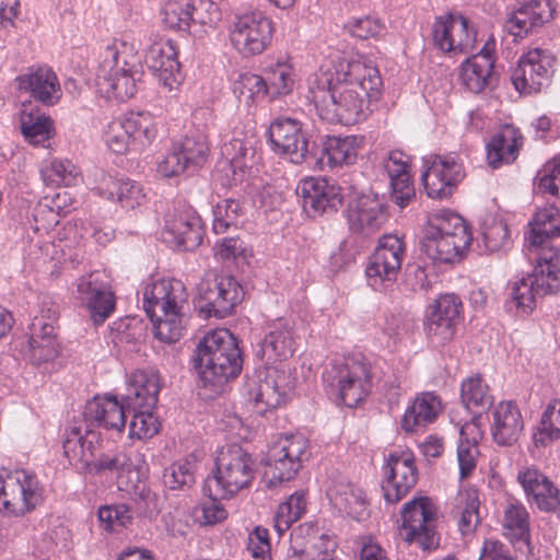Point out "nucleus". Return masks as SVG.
<instances>
[{
	"label": "nucleus",
	"mask_w": 560,
	"mask_h": 560,
	"mask_svg": "<svg viewBox=\"0 0 560 560\" xmlns=\"http://www.w3.org/2000/svg\"><path fill=\"white\" fill-rule=\"evenodd\" d=\"M131 466L132 463L126 453L115 452L102 454L97 459L95 457L89 468L96 472L106 470L120 478L125 471L130 470Z\"/></svg>",
	"instance_id": "61"
},
{
	"label": "nucleus",
	"mask_w": 560,
	"mask_h": 560,
	"mask_svg": "<svg viewBox=\"0 0 560 560\" xmlns=\"http://www.w3.org/2000/svg\"><path fill=\"white\" fill-rule=\"evenodd\" d=\"M405 256V245L396 235H383L371 255L365 272L373 285L396 281Z\"/></svg>",
	"instance_id": "17"
},
{
	"label": "nucleus",
	"mask_w": 560,
	"mask_h": 560,
	"mask_svg": "<svg viewBox=\"0 0 560 560\" xmlns=\"http://www.w3.org/2000/svg\"><path fill=\"white\" fill-rule=\"evenodd\" d=\"M98 521L108 532L125 528L132 522V514L126 504L101 506L97 512Z\"/></svg>",
	"instance_id": "59"
},
{
	"label": "nucleus",
	"mask_w": 560,
	"mask_h": 560,
	"mask_svg": "<svg viewBox=\"0 0 560 560\" xmlns=\"http://www.w3.org/2000/svg\"><path fill=\"white\" fill-rule=\"evenodd\" d=\"M382 80L376 67L362 60L343 61L335 72L322 67L310 80L308 98L318 116L330 124H357L366 117Z\"/></svg>",
	"instance_id": "1"
},
{
	"label": "nucleus",
	"mask_w": 560,
	"mask_h": 560,
	"mask_svg": "<svg viewBox=\"0 0 560 560\" xmlns=\"http://www.w3.org/2000/svg\"><path fill=\"white\" fill-rule=\"evenodd\" d=\"M487 43L481 51L466 59L462 65V83L471 92L479 93L493 79L494 59Z\"/></svg>",
	"instance_id": "37"
},
{
	"label": "nucleus",
	"mask_w": 560,
	"mask_h": 560,
	"mask_svg": "<svg viewBox=\"0 0 560 560\" xmlns=\"http://www.w3.org/2000/svg\"><path fill=\"white\" fill-rule=\"evenodd\" d=\"M308 442L301 434L281 436L264 459V479L268 487L293 479L308 457Z\"/></svg>",
	"instance_id": "7"
},
{
	"label": "nucleus",
	"mask_w": 560,
	"mask_h": 560,
	"mask_svg": "<svg viewBox=\"0 0 560 560\" xmlns=\"http://www.w3.org/2000/svg\"><path fill=\"white\" fill-rule=\"evenodd\" d=\"M268 135L276 153L287 156L294 164L310 161L312 150L298 120L277 118L271 122Z\"/></svg>",
	"instance_id": "20"
},
{
	"label": "nucleus",
	"mask_w": 560,
	"mask_h": 560,
	"mask_svg": "<svg viewBox=\"0 0 560 560\" xmlns=\"http://www.w3.org/2000/svg\"><path fill=\"white\" fill-rule=\"evenodd\" d=\"M121 121L130 135L131 141H137L144 145L151 143L156 137V125L149 113L130 112L124 116Z\"/></svg>",
	"instance_id": "51"
},
{
	"label": "nucleus",
	"mask_w": 560,
	"mask_h": 560,
	"mask_svg": "<svg viewBox=\"0 0 560 560\" xmlns=\"http://www.w3.org/2000/svg\"><path fill=\"white\" fill-rule=\"evenodd\" d=\"M195 481L192 465L190 462H178L164 470L163 482L172 490L189 487Z\"/></svg>",
	"instance_id": "62"
},
{
	"label": "nucleus",
	"mask_w": 560,
	"mask_h": 560,
	"mask_svg": "<svg viewBox=\"0 0 560 560\" xmlns=\"http://www.w3.org/2000/svg\"><path fill=\"white\" fill-rule=\"evenodd\" d=\"M43 500L37 477L26 470L0 475V512L21 516L34 510Z\"/></svg>",
	"instance_id": "9"
},
{
	"label": "nucleus",
	"mask_w": 560,
	"mask_h": 560,
	"mask_svg": "<svg viewBox=\"0 0 560 560\" xmlns=\"http://www.w3.org/2000/svg\"><path fill=\"white\" fill-rule=\"evenodd\" d=\"M100 445L98 433L86 424L84 431L81 427H72L67 430L62 446L63 454L71 465L86 469L96 457Z\"/></svg>",
	"instance_id": "32"
},
{
	"label": "nucleus",
	"mask_w": 560,
	"mask_h": 560,
	"mask_svg": "<svg viewBox=\"0 0 560 560\" xmlns=\"http://www.w3.org/2000/svg\"><path fill=\"white\" fill-rule=\"evenodd\" d=\"M247 395L257 413L280 407L287 397V375L283 371L268 368L246 382Z\"/></svg>",
	"instance_id": "18"
},
{
	"label": "nucleus",
	"mask_w": 560,
	"mask_h": 560,
	"mask_svg": "<svg viewBox=\"0 0 560 560\" xmlns=\"http://www.w3.org/2000/svg\"><path fill=\"white\" fill-rule=\"evenodd\" d=\"M241 211L240 202L234 199H225L218 203L213 211L212 229L215 234H223L229 228L236 224V218Z\"/></svg>",
	"instance_id": "63"
},
{
	"label": "nucleus",
	"mask_w": 560,
	"mask_h": 560,
	"mask_svg": "<svg viewBox=\"0 0 560 560\" xmlns=\"http://www.w3.org/2000/svg\"><path fill=\"white\" fill-rule=\"evenodd\" d=\"M195 361L203 386L213 390L236 377L243 364L237 341L228 329L207 334L197 346Z\"/></svg>",
	"instance_id": "3"
},
{
	"label": "nucleus",
	"mask_w": 560,
	"mask_h": 560,
	"mask_svg": "<svg viewBox=\"0 0 560 560\" xmlns=\"http://www.w3.org/2000/svg\"><path fill=\"white\" fill-rule=\"evenodd\" d=\"M538 189L544 194L560 197V154L539 172Z\"/></svg>",
	"instance_id": "64"
},
{
	"label": "nucleus",
	"mask_w": 560,
	"mask_h": 560,
	"mask_svg": "<svg viewBox=\"0 0 560 560\" xmlns=\"http://www.w3.org/2000/svg\"><path fill=\"white\" fill-rule=\"evenodd\" d=\"M345 27L351 36L359 39L378 38L386 32L385 23L376 15L352 18Z\"/></svg>",
	"instance_id": "58"
},
{
	"label": "nucleus",
	"mask_w": 560,
	"mask_h": 560,
	"mask_svg": "<svg viewBox=\"0 0 560 560\" xmlns=\"http://www.w3.org/2000/svg\"><path fill=\"white\" fill-rule=\"evenodd\" d=\"M385 480L382 483L384 498L389 503L401 500L417 483L418 469L410 451H395L384 466Z\"/></svg>",
	"instance_id": "15"
},
{
	"label": "nucleus",
	"mask_w": 560,
	"mask_h": 560,
	"mask_svg": "<svg viewBox=\"0 0 560 560\" xmlns=\"http://www.w3.org/2000/svg\"><path fill=\"white\" fill-rule=\"evenodd\" d=\"M324 378L338 389L342 404L350 408L358 406L368 396L371 387L368 365L354 358H345L332 363Z\"/></svg>",
	"instance_id": "12"
},
{
	"label": "nucleus",
	"mask_w": 560,
	"mask_h": 560,
	"mask_svg": "<svg viewBox=\"0 0 560 560\" xmlns=\"http://www.w3.org/2000/svg\"><path fill=\"white\" fill-rule=\"evenodd\" d=\"M328 497L331 504L341 513L353 518H360L365 511V500L361 489L352 483L340 480L329 490Z\"/></svg>",
	"instance_id": "41"
},
{
	"label": "nucleus",
	"mask_w": 560,
	"mask_h": 560,
	"mask_svg": "<svg viewBox=\"0 0 560 560\" xmlns=\"http://www.w3.org/2000/svg\"><path fill=\"white\" fill-rule=\"evenodd\" d=\"M526 241L530 248L550 247L551 238L560 236V210L553 206L539 209L533 221Z\"/></svg>",
	"instance_id": "38"
},
{
	"label": "nucleus",
	"mask_w": 560,
	"mask_h": 560,
	"mask_svg": "<svg viewBox=\"0 0 560 560\" xmlns=\"http://www.w3.org/2000/svg\"><path fill=\"white\" fill-rule=\"evenodd\" d=\"M462 303L454 294L440 296L427 318L425 331L433 346H444L456 331Z\"/></svg>",
	"instance_id": "22"
},
{
	"label": "nucleus",
	"mask_w": 560,
	"mask_h": 560,
	"mask_svg": "<svg viewBox=\"0 0 560 560\" xmlns=\"http://www.w3.org/2000/svg\"><path fill=\"white\" fill-rule=\"evenodd\" d=\"M272 22L260 11L236 15L229 27V42L244 58L262 54L271 42Z\"/></svg>",
	"instance_id": "10"
},
{
	"label": "nucleus",
	"mask_w": 560,
	"mask_h": 560,
	"mask_svg": "<svg viewBox=\"0 0 560 560\" xmlns=\"http://www.w3.org/2000/svg\"><path fill=\"white\" fill-rule=\"evenodd\" d=\"M165 235L184 250H192L201 244L202 226L200 217L190 207L175 209L165 221Z\"/></svg>",
	"instance_id": "28"
},
{
	"label": "nucleus",
	"mask_w": 560,
	"mask_h": 560,
	"mask_svg": "<svg viewBox=\"0 0 560 560\" xmlns=\"http://www.w3.org/2000/svg\"><path fill=\"white\" fill-rule=\"evenodd\" d=\"M480 501L476 490L459 492L455 499L454 516L458 518V528L463 535L471 534L480 522Z\"/></svg>",
	"instance_id": "44"
},
{
	"label": "nucleus",
	"mask_w": 560,
	"mask_h": 560,
	"mask_svg": "<svg viewBox=\"0 0 560 560\" xmlns=\"http://www.w3.org/2000/svg\"><path fill=\"white\" fill-rule=\"evenodd\" d=\"M18 86L31 94L44 105L56 104L61 96L60 83L57 74L47 66L32 67L24 74L16 78Z\"/></svg>",
	"instance_id": "33"
},
{
	"label": "nucleus",
	"mask_w": 560,
	"mask_h": 560,
	"mask_svg": "<svg viewBox=\"0 0 560 560\" xmlns=\"http://www.w3.org/2000/svg\"><path fill=\"white\" fill-rule=\"evenodd\" d=\"M442 409L441 400L433 393L417 396L402 417L401 427L407 432H415L432 423Z\"/></svg>",
	"instance_id": "39"
},
{
	"label": "nucleus",
	"mask_w": 560,
	"mask_h": 560,
	"mask_svg": "<svg viewBox=\"0 0 560 560\" xmlns=\"http://www.w3.org/2000/svg\"><path fill=\"white\" fill-rule=\"evenodd\" d=\"M387 220L386 206L377 195H361L349 206L348 223L352 232L369 236L377 232Z\"/></svg>",
	"instance_id": "26"
},
{
	"label": "nucleus",
	"mask_w": 560,
	"mask_h": 560,
	"mask_svg": "<svg viewBox=\"0 0 560 560\" xmlns=\"http://www.w3.org/2000/svg\"><path fill=\"white\" fill-rule=\"evenodd\" d=\"M363 140L361 136H324L319 147L312 150L310 162H314L320 170L353 164Z\"/></svg>",
	"instance_id": "21"
},
{
	"label": "nucleus",
	"mask_w": 560,
	"mask_h": 560,
	"mask_svg": "<svg viewBox=\"0 0 560 560\" xmlns=\"http://www.w3.org/2000/svg\"><path fill=\"white\" fill-rule=\"evenodd\" d=\"M503 526L506 535L512 540L529 545V514L526 508L518 501H509L503 517Z\"/></svg>",
	"instance_id": "45"
},
{
	"label": "nucleus",
	"mask_w": 560,
	"mask_h": 560,
	"mask_svg": "<svg viewBox=\"0 0 560 560\" xmlns=\"http://www.w3.org/2000/svg\"><path fill=\"white\" fill-rule=\"evenodd\" d=\"M153 324L154 336L165 343H174L180 339L185 329L184 308L158 314L150 318Z\"/></svg>",
	"instance_id": "48"
},
{
	"label": "nucleus",
	"mask_w": 560,
	"mask_h": 560,
	"mask_svg": "<svg viewBox=\"0 0 560 560\" xmlns=\"http://www.w3.org/2000/svg\"><path fill=\"white\" fill-rule=\"evenodd\" d=\"M160 378L153 371L138 370L128 382V393L125 401L128 410L154 408L160 393Z\"/></svg>",
	"instance_id": "36"
},
{
	"label": "nucleus",
	"mask_w": 560,
	"mask_h": 560,
	"mask_svg": "<svg viewBox=\"0 0 560 560\" xmlns=\"http://www.w3.org/2000/svg\"><path fill=\"white\" fill-rule=\"evenodd\" d=\"M192 0H168L162 9L163 25L172 31L190 32Z\"/></svg>",
	"instance_id": "50"
},
{
	"label": "nucleus",
	"mask_w": 560,
	"mask_h": 560,
	"mask_svg": "<svg viewBox=\"0 0 560 560\" xmlns=\"http://www.w3.org/2000/svg\"><path fill=\"white\" fill-rule=\"evenodd\" d=\"M222 155L228 161L235 182L243 180L246 170L252 166L255 150L243 140L232 139L222 147Z\"/></svg>",
	"instance_id": "46"
},
{
	"label": "nucleus",
	"mask_w": 560,
	"mask_h": 560,
	"mask_svg": "<svg viewBox=\"0 0 560 560\" xmlns=\"http://www.w3.org/2000/svg\"><path fill=\"white\" fill-rule=\"evenodd\" d=\"M265 80L268 91H271L272 94H288L294 84L293 70L287 63H277L269 68Z\"/></svg>",
	"instance_id": "60"
},
{
	"label": "nucleus",
	"mask_w": 560,
	"mask_h": 560,
	"mask_svg": "<svg viewBox=\"0 0 560 560\" xmlns=\"http://www.w3.org/2000/svg\"><path fill=\"white\" fill-rule=\"evenodd\" d=\"M438 509L428 497L413 498L401 511L399 537L407 544H416L422 550H432L439 546L435 530Z\"/></svg>",
	"instance_id": "8"
},
{
	"label": "nucleus",
	"mask_w": 560,
	"mask_h": 560,
	"mask_svg": "<svg viewBox=\"0 0 560 560\" xmlns=\"http://www.w3.org/2000/svg\"><path fill=\"white\" fill-rule=\"evenodd\" d=\"M464 177L463 163L456 154L448 153L433 156L422 174V183L430 198L445 199L452 196Z\"/></svg>",
	"instance_id": "14"
},
{
	"label": "nucleus",
	"mask_w": 560,
	"mask_h": 560,
	"mask_svg": "<svg viewBox=\"0 0 560 560\" xmlns=\"http://www.w3.org/2000/svg\"><path fill=\"white\" fill-rule=\"evenodd\" d=\"M45 182L63 186H75L81 180V171L70 160L54 159L42 168Z\"/></svg>",
	"instance_id": "55"
},
{
	"label": "nucleus",
	"mask_w": 560,
	"mask_h": 560,
	"mask_svg": "<svg viewBox=\"0 0 560 560\" xmlns=\"http://www.w3.org/2000/svg\"><path fill=\"white\" fill-rule=\"evenodd\" d=\"M424 232L455 237V243L460 241L471 243L472 235L465 220L451 210H440L429 218Z\"/></svg>",
	"instance_id": "42"
},
{
	"label": "nucleus",
	"mask_w": 560,
	"mask_h": 560,
	"mask_svg": "<svg viewBox=\"0 0 560 560\" xmlns=\"http://www.w3.org/2000/svg\"><path fill=\"white\" fill-rule=\"evenodd\" d=\"M77 298L84 303L95 325L103 324L115 310V296L106 276L93 271L82 276L77 281Z\"/></svg>",
	"instance_id": "19"
},
{
	"label": "nucleus",
	"mask_w": 560,
	"mask_h": 560,
	"mask_svg": "<svg viewBox=\"0 0 560 560\" xmlns=\"http://www.w3.org/2000/svg\"><path fill=\"white\" fill-rule=\"evenodd\" d=\"M141 77V60L132 44L116 39L102 51L96 86L106 98L121 102L131 98Z\"/></svg>",
	"instance_id": "2"
},
{
	"label": "nucleus",
	"mask_w": 560,
	"mask_h": 560,
	"mask_svg": "<svg viewBox=\"0 0 560 560\" xmlns=\"http://www.w3.org/2000/svg\"><path fill=\"white\" fill-rule=\"evenodd\" d=\"M128 409L125 399L119 402L116 397L95 396L88 401L84 419L89 427L95 425L106 430L121 432L126 425Z\"/></svg>",
	"instance_id": "31"
},
{
	"label": "nucleus",
	"mask_w": 560,
	"mask_h": 560,
	"mask_svg": "<svg viewBox=\"0 0 560 560\" xmlns=\"http://www.w3.org/2000/svg\"><path fill=\"white\" fill-rule=\"evenodd\" d=\"M551 0H525L505 21L506 31L514 38H524L534 28L542 26L553 18Z\"/></svg>",
	"instance_id": "30"
},
{
	"label": "nucleus",
	"mask_w": 560,
	"mask_h": 560,
	"mask_svg": "<svg viewBox=\"0 0 560 560\" xmlns=\"http://www.w3.org/2000/svg\"><path fill=\"white\" fill-rule=\"evenodd\" d=\"M197 290L199 311L206 317L224 318L243 299L242 287L231 276L207 275Z\"/></svg>",
	"instance_id": "11"
},
{
	"label": "nucleus",
	"mask_w": 560,
	"mask_h": 560,
	"mask_svg": "<svg viewBox=\"0 0 560 560\" xmlns=\"http://www.w3.org/2000/svg\"><path fill=\"white\" fill-rule=\"evenodd\" d=\"M298 195L302 198L303 209L308 215H319L336 211L342 203L340 187L330 184L326 178L310 177L298 186Z\"/></svg>",
	"instance_id": "25"
},
{
	"label": "nucleus",
	"mask_w": 560,
	"mask_h": 560,
	"mask_svg": "<svg viewBox=\"0 0 560 560\" xmlns=\"http://www.w3.org/2000/svg\"><path fill=\"white\" fill-rule=\"evenodd\" d=\"M460 398L467 409L486 408L492 404L488 386L480 377H469L462 383Z\"/></svg>",
	"instance_id": "57"
},
{
	"label": "nucleus",
	"mask_w": 560,
	"mask_h": 560,
	"mask_svg": "<svg viewBox=\"0 0 560 560\" xmlns=\"http://www.w3.org/2000/svg\"><path fill=\"white\" fill-rule=\"evenodd\" d=\"M455 237L424 232L422 240V250L433 261L450 264L460 259L470 245L468 242L460 241L455 243Z\"/></svg>",
	"instance_id": "40"
},
{
	"label": "nucleus",
	"mask_w": 560,
	"mask_h": 560,
	"mask_svg": "<svg viewBox=\"0 0 560 560\" xmlns=\"http://www.w3.org/2000/svg\"><path fill=\"white\" fill-rule=\"evenodd\" d=\"M58 313L55 307H43L25 334L13 340V350L33 365L52 362L60 354L57 332Z\"/></svg>",
	"instance_id": "6"
},
{
	"label": "nucleus",
	"mask_w": 560,
	"mask_h": 560,
	"mask_svg": "<svg viewBox=\"0 0 560 560\" xmlns=\"http://www.w3.org/2000/svg\"><path fill=\"white\" fill-rule=\"evenodd\" d=\"M21 132L32 144H43L52 136V121L50 118L38 112H21Z\"/></svg>",
	"instance_id": "47"
},
{
	"label": "nucleus",
	"mask_w": 560,
	"mask_h": 560,
	"mask_svg": "<svg viewBox=\"0 0 560 560\" xmlns=\"http://www.w3.org/2000/svg\"><path fill=\"white\" fill-rule=\"evenodd\" d=\"M490 431L493 441L502 446H510L517 442L524 421L520 409L512 401H501L493 407Z\"/></svg>",
	"instance_id": "34"
},
{
	"label": "nucleus",
	"mask_w": 560,
	"mask_h": 560,
	"mask_svg": "<svg viewBox=\"0 0 560 560\" xmlns=\"http://www.w3.org/2000/svg\"><path fill=\"white\" fill-rule=\"evenodd\" d=\"M145 63L167 91L172 92L180 84V65L171 40L153 43L145 55Z\"/></svg>",
	"instance_id": "27"
},
{
	"label": "nucleus",
	"mask_w": 560,
	"mask_h": 560,
	"mask_svg": "<svg viewBox=\"0 0 560 560\" xmlns=\"http://www.w3.org/2000/svg\"><path fill=\"white\" fill-rule=\"evenodd\" d=\"M233 93L241 104L250 106L259 97L268 92V85L264 78L258 74L245 72L240 73L233 82Z\"/></svg>",
	"instance_id": "52"
},
{
	"label": "nucleus",
	"mask_w": 560,
	"mask_h": 560,
	"mask_svg": "<svg viewBox=\"0 0 560 560\" xmlns=\"http://www.w3.org/2000/svg\"><path fill=\"white\" fill-rule=\"evenodd\" d=\"M259 347L257 354L260 355L265 364L290 359L296 347L292 323L283 318L272 322Z\"/></svg>",
	"instance_id": "29"
},
{
	"label": "nucleus",
	"mask_w": 560,
	"mask_h": 560,
	"mask_svg": "<svg viewBox=\"0 0 560 560\" xmlns=\"http://www.w3.org/2000/svg\"><path fill=\"white\" fill-rule=\"evenodd\" d=\"M100 190L107 199L118 201L126 209H135L145 199L142 186L130 179L108 178Z\"/></svg>",
	"instance_id": "43"
},
{
	"label": "nucleus",
	"mask_w": 560,
	"mask_h": 560,
	"mask_svg": "<svg viewBox=\"0 0 560 560\" xmlns=\"http://www.w3.org/2000/svg\"><path fill=\"white\" fill-rule=\"evenodd\" d=\"M535 250V265L532 273L514 282L510 296L518 308L532 312L537 296L560 291V252L557 247L530 248Z\"/></svg>",
	"instance_id": "4"
},
{
	"label": "nucleus",
	"mask_w": 560,
	"mask_h": 560,
	"mask_svg": "<svg viewBox=\"0 0 560 560\" xmlns=\"http://www.w3.org/2000/svg\"><path fill=\"white\" fill-rule=\"evenodd\" d=\"M255 478V460L237 444L222 448L215 462V470L205 481V491L217 498H232L250 487Z\"/></svg>",
	"instance_id": "5"
},
{
	"label": "nucleus",
	"mask_w": 560,
	"mask_h": 560,
	"mask_svg": "<svg viewBox=\"0 0 560 560\" xmlns=\"http://www.w3.org/2000/svg\"><path fill=\"white\" fill-rule=\"evenodd\" d=\"M188 294L180 280L168 279L152 282L143 292L144 311L150 318L158 314L184 308Z\"/></svg>",
	"instance_id": "24"
},
{
	"label": "nucleus",
	"mask_w": 560,
	"mask_h": 560,
	"mask_svg": "<svg viewBox=\"0 0 560 560\" xmlns=\"http://www.w3.org/2000/svg\"><path fill=\"white\" fill-rule=\"evenodd\" d=\"M558 439H560V399H553L546 407L540 427L534 433L533 440L534 444L539 447Z\"/></svg>",
	"instance_id": "53"
},
{
	"label": "nucleus",
	"mask_w": 560,
	"mask_h": 560,
	"mask_svg": "<svg viewBox=\"0 0 560 560\" xmlns=\"http://www.w3.org/2000/svg\"><path fill=\"white\" fill-rule=\"evenodd\" d=\"M153 408H139L138 410H128L132 413L129 423V438L139 440L150 439L160 430V422L152 413Z\"/></svg>",
	"instance_id": "56"
},
{
	"label": "nucleus",
	"mask_w": 560,
	"mask_h": 560,
	"mask_svg": "<svg viewBox=\"0 0 560 560\" xmlns=\"http://www.w3.org/2000/svg\"><path fill=\"white\" fill-rule=\"evenodd\" d=\"M524 138L512 125H504L487 144V160L492 168L512 164L518 156Z\"/></svg>",
	"instance_id": "35"
},
{
	"label": "nucleus",
	"mask_w": 560,
	"mask_h": 560,
	"mask_svg": "<svg viewBox=\"0 0 560 560\" xmlns=\"http://www.w3.org/2000/svg\"><path fill=\"white\" fill-rule=\"evenodd\" d=\"M306 509L304 492L293 493L285 502L281 503L275 515L273 527L281 536L290 526L299 521Z\"/></svg>",
	"instance_id": "54"
},
{
	"label": "nucleus",
	"mask_w": 560,
	"mask_h": 560,
	"mask_svg": "<svg viewBox=\"0 0 560 560\" xmlns=\"http://www.w3.org/2000/svg\"><path fill=\"white\" fill-rule=\"evenodd\" d=\"M174 148L188 168L192 171L206 163L210 151L206 136L199 132L184 137L178 143L174 144Z\"/></svg>",
	"instance_id": "49"
},
{
	"label": "nucleus",
	"mask_w": 560,
	"mask_h": 560,
	"mask_svg": "<svg viewBox=\"0 0 560 560\" xmlns=\"http://www.w3.org/2000/svg\"><path fill=\"white\" fill-rule=\"evenodd\" d=\"M556 57L548 49L533 48L524 54L512 72V82L521 93L532 94L547 86L555 72Z\"/></svg>",
	"instance_id": "13"
},
{
	"label": "nucleus",
	"mask_w": 560,
	"mask_h": 560,
	"mask_svg": "<svg viewBox=\"0 0 560 560\" xmlns=\"http://www.w3.org/2000/svg\"><path fill=\"white\" fill-rule=\"evenodd\" d=\"M434 45L446 52L469 54L476 44V32L460 14L439 16L432 28Z\"/></svg>",
	"instance_id": "16"
},
{
	"label": "nucleus",
	"mask_w": 560,
	"mask_h": 560,
	"mask_svg": "<svg viewBox=\"0 0 560 560\" xmlns=\"http://www.w3.org/2000/svg\"><path fill=\"white\" fill-rule=\"evenodd\" d=\"M516 479L528 502L542 512H560V491L546 475L535 467H525L518 470Z\"/></svg>",
	"instance_id": "23"
}]
</instances>
